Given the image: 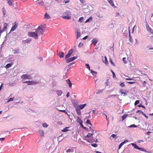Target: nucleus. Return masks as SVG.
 Segmentation results:
<instances>
[{
    "mask_svg": "<svg viewBox=\"0 0 153 153\" xmlns=\"http://www.w3.org/2000/svg\"><path fill=\"white\" fill-rule=\"evenodd\" d=\"M42 27V25H40L36 29V32L38 36L42 34L44 32V30L43 29Z\"/></svg>",
    "mask_w": 153,
    "mask_h": 153,
    "instance_id": "obj_1",
    "label": "nucleus"
},
{
    "mask_svg": "<svg viewBox=\"0 0 153 153\" xmlns=\"http://www.w3.org/2000/svg\"><path fill=\"white\" fill-rule=\"evenodd\" d=\"M28 35L30 37H33L35 39L38 38V35L36 34V32H29L28 33Z\"/></svg>",
    "mask_w": 153,
    "mask_h": 153,
    "instance_id": "obj_2",
    "label": "nucleus"
},
{
    "mask_svg": "<svg viewBox=\"0 0 153 153\" xmlns=\"http://www.w3.org/2000/svg\"><path fill=\"white\" fill-rule=\"evenodd\" d=\"M131 144L132 146L134 147L135 149L139 150L141 151H142L144 152H146V150L143 148H140L138 147L137 145L134 143H131Z\"/></svg>",
    "mask_w": 153,
    "mask_h": 153,
    "instance_id": "obj_3",
    "label": "nucleus"
},
{
    "mask_svg": "<svg viewBox=\"0 0 153 153\" xmlns=\"http://www.w3.org/2000/svg\"><path fill=\"white\" fill-rule=\"evenodd\" d=\"M21 78L23 79H31V76L30 75L25 74L21 76Z\"/></svg>",
    "mask_w": 153,
    "mask_h": 153,
    "instance_id": "obj_4",
    "label": "nucleus"
},
{
    "mask_svg": "<svg viewBox=\"0 0 153 153\" xmlns=\"http://www.w3.org/2000/svg\"><path fill=\"white\" fill-rule=\"evenodd\" d=\"M146 27L147 30L148 32L152 34L153 33V30L149 26L148 24L146 23Z\"/></svg>",
    "mask_w": 153,
    "mask_h": 153,
    "instance_id": "obj_5",
    "label": "nucleus"
},
{
    "mask_svg": "<svg viewBox=\"0 0 153 153\" xmlns=\"http://www.w3.org/2000/svg\"><path fill=\"white\" fill-rule=\"evenodd\" d=\"M77 56H74L73 57L70 58L69 59H67L66 60V62L67 63H69L76 59L77 58Z\"/></svg>",
    "mask_w": 153,
    "mask_h": 153,
    "instance_id": "obj_6",
    "label": "nucleus"
},
{
    "mask_svg": "<svg viewBox=\"0 0 153 153\" xmlns=\"http://www.w3.org/2000/svg\"><path fill=\"white\" fill-rule=\"evenodd\" d=\"M126 80H133V82H127L130 84H133L135 83L136 82H134V81H135L134 79H132V78H126L125 79Z\"/></svg>",
    "mask_w": 153,
    "mask_h": 153,
    "instance_id": "obj_7",
    "label": "nucleus"
},
{
    "mask_svg": "<svg viewBox=\"0 0 153 153\" xmlns=\"http://www.w3.org/2000/svg\"><path fill=\"white\" fill-rule=\"evenodd\" d=\"M18 26L16 22H15L14 25H13L10 30V31L13 32L15 30V29Z\"/></svg>",
    "mask_w": 153,
    "mask_h": 153,
    "instance_id": "obj_8",
    "label": "nucleus"
},
{
    "mask_svg": "<svg viewBox=\"0 0 153 153\" xmlns=\"http://www.w3.org/2000/svg\"><path fill=\"white\" fill-rule=\"evenodd\" d=\"M128 141L127 140H125L123 142L121 143L119 146L118 149H120L121 148V147L125 144L127 142H128Z\"/></svg>",
    "mask_w": 153,
    "mask_h": 153,
    "instance_id": "obj_9",
    "label": "nucleus"
},
{
    "mask_svg": "<svg viewBox=\"0 0 153 153\" xmlns=\"http://www.w3.org/2000/svg\"><path fill=\"white\" fill-rule=\"evenodd\" d=\"M86 105V104L85 103L83 104L78 105L77 106H76L77 107H78V108L80 109H83L85 106Z\"/></svg>",
    "mask_w": 153,
    "mask_h": 153,
    "instance_id": "obj_10",
    "label": "nucleus"
},
{
    "mask_svg": "<svg viewBox=\"0 0 153 153\" xmlns=\"http://www.w3.org/2000/svg\"><path fill=\"white\" fill-rule=\"evenodd\" d=\"M55 91L58 96H61L63 93V92L61 90H56Z\"/></svg>",
    "mask_w": 153,
    "mask_h": 153,
    "instance_id": "obj_11",
    "label": "nucleus"
},
{
    "mask_svg": "<svg viewBox=\"0 0 153 153\" xmlns=\"http://www.w3.org/2000/svg\"><path fill=\"white\" fill-rule=\"evenodd\" d=\"M91 42L95 46L98 42V40L96 38H94L91 41Z\"/></svg>",
    "mask_w": 153,
    "mask_h": 153,
    "instance_id": "obj_12",
    "label": "nucleus"
},
{
    "mask_svg": "<svg viewBox=\"0 0 153 153\" xmlns=\"http://www.w3.org/2000/svg\"><path fill=\"white\" fill-rule=\"evenodd\" d=\"M77 121L79 123V125L80 126H81L83 125L82 121L81 120V118H80L79 117H77Z\"/></svg>",
    "mask_w": 153,
    "mask_h": 153,
    "instance_id": "obj_13",
    "label": "nucleus"
},
{
    "mask_svg": "<svg viewBox=\"0 0 153 153\" xmlns=\"http://www.w3.org/2000/svg\"><path fill=\"white\" fill-rule=\"evenodd\" d=\"M108 1L109 3L114 8L116 7L114 5V3L113 1L112 0H108Z\"/></svg>",
    "mask_w": 153,
    "mask_h": 153,
    "instance_id": "obj_14",
    "label": "nucleus"
},
{
    "mask_svg": "<svg viewBox=\"0 0 153 153\" xmlns=\"http://www.w3.org/2000/svg\"><path fill=\"white\" fill-rule=\"evenodd\" d=\"M76 111L77 114L78 115H80L81 114V112L80 110V109L78 108V107H75Z\"/></svg>",
    "mask_w": 153,
    "mask_h": 153,
    "instance_id": "obj_15",
    "label": "nucleus"
},
{
    "mask_svg": "<svg viewBox=\"0 0 153 153\" xmlns=\"http://www.w3.org/2000/svg\"><path fill=\"white\" fill-rule=\"evenodd\" d=\"M137 113H139L140 114L142 113V115H143L144 116H145L147 118H148V117L147 116L146 114L144 113L143 111H141L138 110L137 111Z\"/></svg>",
    "mask_w": 153,
    "mask_h": 153,
    "instance_id": "obj_16",
    "label": "nucleus"
},
{
    "mask_svg": "<svg viewBox=\"0 0 153 153\" xmlns=\"http://www.w3.org/2000/svg\"><path fill=\"white\" fill-rule=\"evenodd\" d=\"M66 82L67 83L68 85L69 88H71L72 87V84L70 80L69 79H68L66 80Z\"/></svg>",
    "mask_w": 153,
    "mask_h": 153,
    "instance_id": "obj_17",
    "label": "nucleus"
},
{
    "mask_svg": "<svg viewBox=\"0 0 153 153\" xmlns=\"http://www.w3.org/2000/svg\"><path fill=\"white\" fill-rule=\"evenodd\" d=\"M31 40L30 39H26V40H23L22 41V42L23 43H29L31 41Z\"/></svg>",
    "mask_w": 153,
    "mask_h": 153,
    "instance_id": "obj_18",
    "label": "nucleus"
},
{
    "mask_svg": "<svg viewBox=\"0 0 153 153\" xmlns=\"http://www.w3.org/2000/svg\"><path fill=\"white\" fill-rule=\"evenodd\" d=\"M58 56L60 58H62L64 57V53L63 52H61L58 54Z\"/></svg>",
    "mask_w": 153,
    "mask_h": 153,
    "instance_id": "obj_19",
    "label": "nucleus"
},
{
    "mask_svg": "<svg viewBox=\"0 0 153 153\" xmlns=\"http://www.w3.org/2000/svg\"><path fill=\"white\" fill-rule=\"evenodd\" d=\"M20 50L19 49L13 50V51H14L13 53L14 54H17L18 53H19Z\"/></svg>",
    "mask_w": 153,
    "mask_h": 153,
    "instance_id": "obj_20",
    "label": "nucleus"
},
{
    "mask_svg": "<svg viewBox=\"0 0 153 153\" xmlns=\"http://www.w3.org/2000/svg\"><path fill=\"white\" fill-rule=\"evenodd\" d=\"M89 143H90L91 142V140H87V139H85ZM93 142H95V143H97V142H98V140H97V139H94L91 142V143H92Z\"/></svg>",
    "mask_w": 153,
    "mask_h": 153,
    "instance_id": "obj_21",
    "label": "nucleus"
},
{
    "mask_svg": "<svg viewBox=\"0 0 153 153\" xmlns=\"http://www.w3.org/2000/svg\"><path fill=\"white\" fill-rule=\"evenodd\" d=\"M62 18L64 19H70L71 17L70 16L64 15L62 16Z\"/></svg>",
    "mask_w": 153,
    "mask_h": 153,
    "instance_id": "obj_22",
    "label": "nucleus"
},
{
    "mask_svg": "<svg viewBox=\"0 0 153 153\" xmlns=\"http://www.w3.org/2000/svg\"><path fill=\"white\" fill-rule=\"evenodd\" d=\"M39 133L41 136H44V131L42 130H39Z\"/></svg>",
    "mask_w": 153,
    "mask_h": 153,
    "instance_id": "obj_23",
    "label": "nucleus"
},
{
    "mask_svg": "<svg viewBox=\"0 0 153 153\" xmlns=\"http://www.w3.org/2000/svg\"><path fill=\"white\" fill-rule=\"evenodd\" d=\"M71 14V13L68 11H66L64 13V15H67V16H70V15Z\"/></svg>",
    "mask_w": 153,
    "mask_h": 153,
    "instance_id": "obj_24",
    "label": "nucleus"
},
{
    "mask_svg": "<svg viewBox=\"0 0 153 153\" xmlns=\"http://www.w3.org/2000/svg\"><path fill=\"white\" fill-rule=\"evenodd\" d=\"M23 83H26L28 85H32V83L31 82V81H25Z\"/></svg>",
    "mask_w": 153,
    "mask_h": 153,
    "instance_id": "obj_25",
    "label": "nucleus"
},
{
    "mask_svg": "<svg viewBox=\"0 0 153 153\" xmlns=\"http://www.w3.org/2000/svg\"><path fill=\"white\" fill-rule=\"evenodd\" d=\"M45 18H46L47 19H49L50 18V16L47 13H45Z\"/></svg>",
    "mask_w": 153,
    "mask_h": 153,
    "instance_id": "obj_26",
    "label": "nucleus"
},
{
    "mask_svg": "<svg viewBox=\"0 0 153 153\" xmlns=\"http://www.w3.org/2000/svg\"><path fill=\"white\" fill-rule=\"evenodd\" d=\"M93 135V133H88L87 135L85 136V137L89 138V137H91Z\"/></svg>",
    "mask_w": 153,
    "mask_h": 153,
    "instance_id": "obj_27",
    "label": "nucleus"
},
{
    "mask_svg": "<svg viewBox=\"0 0 153 153\" xmlns=\"http://www.w3.org/2000/svg\"><path fill=\"white\" fill-rule=\"evenodd\" d=\"M12 64L11 63H8L6 65L5 67L7 69L10 67L12 66Z\"/></svg>",
    "mask_w": 153,
    "mask_h": 153,
    "instance_id": "obj_28",
    "label": "nucleus"
},
{
    "mask_svg": "<svg viewBox=\"0 0 153 153\" xmlns=\"http://www.w3.org/2000/svg\"><path fill=\"white\" fill-rule=\"evenodd\" d=\"M128 116L127 114H124L122 116V121H123Z\"/></svg>",
    "mask_w": 153,
    "mask_h": 153,
    "instance_id": "obj_29",
    "label": "nucleus"
},
{
    "mask_svg": "<svg viewBox=\"0 0 153 153\" xmlns=\"http://www.w3.org/2000/svg\"><path fill=\"white\" fill-rule=\"evenodd\" d=\"M92 18L91 16H90L88 19L85 22V23H87L90 22L91 21H92Z\"/></svg>",
    "mask_w": 153,
    "mask_h": 153,
    "instance_id": "obj_30",
    "label": "nucleus"
},
{
    "mask_svg": "<svg viewBox=\"0 0 153 153\" xmlns=\"http://www.w3.org/2000/svg\"><path fill=\"white\" fill-rule=\"evenodd\" d=\"M74 50L73 49H70L68 52V53L69 55L71 56V54L73 53Z\"/></svg>",
    "mask_w": 153,
    "mask_h": 153,
    "instance_id": "obj_31",
    "label": "nucleus"
},
{
    "mask_svg": "<svg viewBox=\"0 0 153 153\" xmlns=\"http://www.w3.org/2000/svg\"><path fill=\"white\" fill-rule=\"evenodd\" d=\"M91 72L93 74V75L94 76H96V74L97 73V72H96L94 71H93L92 70H91Z\"/></svg>",
    "mask_w": 153,
    "mask_h": 153,
    "instance_id": "obj_32",
    "label": "nucleus"
},
{
    "mask_svg": "<svg viewBox=\"0 0 153 153\" xmlns=\"http://www.w3.org/2000/svg\"><path fill=\"white\" fill-rule=\"evenodd\" d=\"M150 34H148V35L147 37H150V38L149 39V40L150 41H152V40H153V39H152L153 36H150Z\"/></svg>",
    "mask_w": 153,
    "mask_h": 153,
    "instance_id": "obj_33",
    "label": "nucleus"
},
{
    "mask_svg": "<svg viewBox=\"0 0 153 153\" xmlns=\"http://www.w3.org/2000/svg\"><path fill=\"white\" fill-rule=\"evenodd\" d=\"M81 35V33L80 32H77V34H76V38L78 39L79 37H80Z\"/></svg>",
    "mask_w": 153,
    "mask_h": 153,
    "instance_id": "obj_34",
    "label": "nucleus"
},
{
    "mask_svg": "<svg viewBox=\"0 0 153 153\" xmlns=\"http://www.w3.org/2000/svg\"><path fill=\"white\" fill-rule=\"evenodd\" d=\"M68 128V127H66L65 128H64L62 131L63 132H66L68 131V130L67 129Z\"/></svg>",
    "mask_w": 153,
    "mask_h": 153,
    "instance_id": "obj_35",
    "label": "nucleus"
},
{
    "mask_svg": "<svg viewBox=\"0 0 153 153\" xmlns=\"http://www.w3.org/2000/svg\"><path fill=\"white\" fill-rule=\"evenodd\" d=\"M8 25L7 23H4V28L3 29H4L5 30V29H7V27Z\"/></svg>",
    "mask_w": 153,
    "mask_h": 153,
    "instance_id": "obj_36",
    "label": "nucleus"
},
{
    "mask_svg": "<svg viewBox=\"0 0 153 153\" xmlns=\"http://www.w3.org/2000/svg\"><path fill=\"white\" fill-rule=\"evenodd\" d=\"M137 127V126L135 125L134 124L131 125L130 126H129L128 127V128H132V127H134L136 128Z\"/></svg>",
    "mask_w": 153,
    "mask_h": 153,
    "instance_id": "obj_37",
    "label": "nucleus"
},
{
    "mask_svg": "<svg viewBox=\"0 0 153 153\" xmlns=\"http://www.w3.org/2000/svg\"><path fill=\"white\" fill-rule=\"evenodd\" d=\"M74 152V149H68L66 151V152Z\"/></svg>",
    "mask_w": 153,
    "mask_h": 153,
    "instance_id": "obj_38",
    "label": "nucleus"
},
{
    "mask_svg": "<svg viewBox=\"0 0 153 153\" xmlns=\"http://www.w3.org/2000/svg\"><path fill=\"white\" fill-rule=\"evenodd\" d=\"M129 41L130 42H132V41H133V40L132 39V38H131V36L130 35V31H129Z\"/></svg>",
    "mask_w": 153,
    "mask_h": 153,
    "instance_id": "obj_39",
    "label": "nucleus"
},
{
    "mask_svg": "<svg viewBox=\"0 0 153 153\" xmlns=\"http://www.w3.org/2000/svg\"><path fill=\"white\" fill-rule=\"evenodd\" d=\"M103 89H101V90H99L98 91H97V92H96V93L97 94H100V93H102L103 92Z\"/></svg>",
    "mask_w": 153,
    "mask_h": 153,
    "instance_id": "obj_40",
    "label": "nucleus"
},
{
    "mask_svg": "<svg viewBox=\"0 0 153 153\" xmlns=\"http://www.w3.org/2000/svg\"><path fill=\"white\" fill-rule=\"evenodd\" d=\"M74 64V62H72L71 63H70L69 64V65L68 66V68H71V66L72 65Z\"/></svg>",
    "mask_w": 153,
    "mask_h": 153,
    "instance_id": "obj_41",
    "label": "nucleus"
},
{
    "mask_svg": "<svg viewBox=\"0 0 153 153\" xmlns=\"http://www.w3.org/2000/svg\"><path fill=\"white\" fill-rule=\"evenodd\" d=\"M31 82L32 83V85L33 84H37L38 83V81H31Z\"/></svg>",
    "mask_w": 153,
    "mask_h": 153,
    "instance_id": "obj_42",
    "label": "nucleus"
},
{
    "mask_svg": "<svg viewBox=\"0 0 153 153\" xmlns=\"http://www.w3.org/2000/svg\"><path fill=\"white\" fill-rule=\"evenodd\" d=\"M42 126L45 128L47 127L48 126V125H47L46 123H44L42 124Z\"/></svg>",
    "mask_w": 153,
    "mask_h": 153,
    "instance_id": "obj_43",
    "label": "nucleus"
},
{
    "mask_svg": "<svg viewBox=\"0 0 153 153\" xmlns=\"http://www.w3.org/2000/svg\"><path fill=\"white\" fill-rule=\"evenodd\" d=\"M83 20V17H80L79 20V22H82Z\"/></svg>",
    "mask_w": 153,
    "mask_h": 153,
    "instance_id": "obj_44",
    "label": "nucleus"
},
{
    "mask_svg": "<svg viewBox=\"0 0 153 153\" xmlns=\"http://www.w3.org/2000/svg\"><path fill=\"white\" fill-rule=\"evenodd\" d=\"M14 99V97L11 98L8 100L7 102H9L10 101H13Z\"/></svg>",
    "mask_w": 153,
    "mask_h": 153,
    "instance_id": "obj_45",
    "label": "nucleus"
},
{
    "mask_svg": "<svg viewBox=\"0 0 153 153\" xmlns=\"http://www.w3.org/2000/svg\"><path fill=\"white\" fill-rule=\"evenodd\" d=\"M120 86L122 87H124L125 86V84H124V82H121L120 85Z\"/></svg>",
    "mask_w": 153,
    "mask_h": 153,
    "instance_id": "obj_46",
    "label": "nucleus"
},
{
    "mask_svg": "<svg viewBox=\"0 0 153 153\" xmlns=\"http://www.w3.org/2000/svg\"><path fill=\"white\" fill-rule=\"evenodd\" d=\"M12 0H9L8 1L7 3L10 6H11L12 5Z\"/></svg>",
    "mask_w": 153,
    "mask_h": 153,
    "instance_id": "obj_47",
    "label": "nucleus"
},
{
    "mask_svg": "<svg viewBox=\"0 0 153 153\" xmlns=\"http://www.w3.org/2000/svg\"><path fill=\"white\" fill-rule=\"evenodd\" d=\"M120 92L122 94H124V95H126L127 93L126 92V91L124 92L123 91L121 90H120Z\"/></svg>",
    "mask_w": 153,
    "mask_h": 153,
    "instance_id": "obj_48",
    "label": "nucleus"
},
{
    "mask_svg": "<svg viewBox=\"0 0 153 153\" xmlns=\"http://www.w3.org/2000/svg\"><path fill=\"white\" fill-rule=\"evenodd\" d=\"M140 102V101L139 100H136L134 102V105H136L137 104H139Z\"/></svg>",
    "mask_w": 153,
    "mask_h": 153,
    "instance_id": "obj_49",
    "label": "nucleus"
},
{
    "mask_svg": "<svg viewBox=\"0 0 153 153\" xmlns=\"http://www.w3.org/2000/svg\"><path fill=\"white\" fill-rule=\"evenodd\" d=\"M111 72L112 73V74H113V77L114 78L116 77V75L115 74V73L114 71H112V70H111Z\"/></svg>",
    "mask_w": 153,
    "mask_h": 153,
    "instance_id": "obj_50",
    "label": "nucleus"
},
{
    "mask_svg": "<svg viewBox=\"0 0 153 153\" xmlns=\"http://www.w3.org/2000/svg\"><path fill=\"white\" fill-rule=\"evenodd\" d=\"M70 56L68 54H67L65 56V58L66 59H68V58Z\"/></svg>",
    "mask_w": 153,
    "mask_h": 153,
    "instance_id": "obj_51",
    "label": "nucleus"
},
{
    "mask_svg": "<svg viewBox=\"0 0 153 153\" xmlns=\"http://www.w3.org/2000/svg\"><path fill=\"white\" fill-rule=\"evenodd\" d=\"M91 145L94 147H96L97 146V145L96 143H93L91 144Z\"/></svg>",
    "mask_w": 153,
    "mask_h": 153,
    "instance_id": "obj_52",
    "label": "nucleus"
},
{
    "mask_svg": "<svg viewBox=\"0 0 153 153\" xmlns=\"http://www.w3.org/2000/svg\"><path fill=\"white\" fill-rule=\"evenodd\" d=\"M126 58L124 57L123 58V61L124 62L125 64H126L127 63V61L126 60Z\"/></svg>",
    "mask_w": 153,
    "mask_h": 153,
    "instance_id": "obj_53",
    "label": "nucleus"
},
{
    "mask_svg": "<svg viewBox=\"0 0 153 153\" xmlns=\"http://www.w3.org/2000/svg\"><path fill=\"white\" fill-rule=\"evenodd\" d=\"M83 45V44L82 42H80L79 43V44L78 45V47L79 48H80V47H82Z\"/></svg>",
    "mask_w": 153,
    "mask_h": 153,
    "instance_id": "obj_54",
    "label": "nucleus"
},
{
    "mask_svg": "<svg viewBox=\"0 0 153 153\" xmlns=\"http://www.w3.org/2000/svg\"><path fill=\"white\" fill-rule=\"evenodd\" d=\"M2 10L3 15H4L5 14L6 11L4 7H3V8H2Z\"/></svg>",
    "mask_w": 153,
    "mask_h": 153,
    "instance_id": "obj_55",
    "label": "nucleus"
},
{
    "mask_svg": "<svg viewBox=\"0 0 153 153\" xmlns=\"http://www.w3.org/2000/svg\"><path fill=\"white\" fill-rule=\"evenodd\" d=\"M43 1H41V0H39L38 2V3L39 4H43Z\"/></svg>",
    "mask_w": 153,
    "mask_h": 153,
    "instance_id": "obj_56",
    "label": "nucleus"
},
{
    "mask_svg": "<svg viewBox=\"0 0 153 153\" xmlns=\"http://www.w3.org/2000/svg\"><path fill=\"white\" fill-rule=\"evenodd\" d=\"M138 107H143V108H145V107L144 106H143V105H142L141 104H140L139 105H138Z\"/></svg>",
    "mask_w": 153,
    "mask_h": 153,
    "instance_id": "obj_57",
    "label": "nucleus"
},
{
    "mask_svg": "<svg viewBox=\"0 0 153 153\" xmlns=\"http://www.w3.org/2000/svg\"><path fill=\"white\" fill-rule=\"evenodd\" d=\"M109 61H110V63H111V64L112 65H114V63L113 62V61H112L111 58L109 59Z\"/></svg>",
    "mask_w": 153,
    "mask_h": 153,
    "instance_id": "obj_58",
    "label": "nucleus"
},
{
    "mask_svg": "<svg viewBox=\"0 0 153 153\" xmlns=\"http://www.w3.org/2000/svg\"><path fill=\"white\" fill-rule=\"evenodd\" d=\"M109 83V82L108 81V80H106V82L105 83V85L106 86H108V84Z\"/></svg>",
    "mask_w": 153,
    "mask_h": 153,
    "instance_id": "obj_59",
    "label": "nucleus"
},
{
    "mask_svg": "<svg viewBox=\"0 0 153 153\" xmlns=\"http://www.w3.org/2000/svg\"><path fill=\"white\" fill-rule=\"evenodd\" d=\"M86 123L88 124H89L90 123H91V122L90 121V120H87L86 121Z\"/></svg>",
    "mask_w": 153,
    "mask_h": 153,
    "instance_id": "obj_60",
    "label": "nucleus"
},
{
    "mask_svg": "<svg viewBox=\"0 0 153 153\" xmlns=\"http://www.w3.org/2000/svg\"><path fill=\"white\" fill-rule=\"evenodd\" d=\"M85 65L86 66L87 68L88 69H89V68H90V66L88 64H85Z\"/></svg>",
    "mask_w": 153,
    "mask_h": 153,
    "instance_id": "obj_61",
    "label": "nucleus"
},
{
    "mask_svg": "<svg viewBox=\"0 0 153 153\" xmlns=\"http://www.w3.org/2000/svg\"><path fill=\"white\" fill-rule=\"evenodd\" d=\"M105 63L107 64L108 63V61L107 59V58L106 56H105Z\"/></svg>",
    "mask_w": 153,
    "mask_h": 153,
    "instance_id": "obj_62",
    "label": "nucleus"
},
{
    "mask_svg": "<svg viewBox=\"0 0 153 153\" xmlns=\"http://www.w3.org/2000/svg\"><path fill=\"white\" fill-rule=\"evenodd\" d=\"M137 142H138V143H141V142H143V140H138Z\"/></svg>",
    "mask_w": 153,
    "mask_h": 153,
    "instance_id": "obj_63",
    "label": "nucleus"
},
{
    "mask_svg": "<svg viewBox=\"0 0 153 153\" xmlns=\"http://www.w3.org/2000/svg\"><path fill=\"white\" fill-rule=\"evenodd\" d=\"M88 37V36H85L84 37H83V38L82 39H84V40L86 39Z\"/></svg>",
    "mask_w": 153,
    "mask_h": 153,
    "instance_id": "obj_64",
    "label": "nucleus"
}]
</instances>
